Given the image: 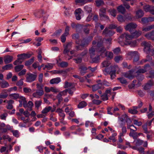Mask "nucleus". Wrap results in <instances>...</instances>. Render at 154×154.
<instances>
[{
    "mask_svg": "<svg viewBox=\"0 0 154 154\" xmlns=\"http://www.w3.org/2000/svg\"><path fill=\"white\" fill-rule=\"evenodd\" d=\"M70 27L66 26L65 29L64 33L61 35V41L62 42H64L66 40V37L69 34V31Z\"/></svg>",
    "mask_w": 154,
    "mask_h": 154,
    "instance_id": "13",
    "label": "nucleus"
},
{
    "mask_svg": "<svg viewBox=\"0 0 154 154\" xmlns=\"http://www.w3.org/2000/svg\"><path fill=\"white\" fill-rule=\"evenodd\" d=\"M136 146H139L142 144L143 143V140L140 139L135 140L133 142Z\"/></svg>",
    "mask_w": 154,
    "mask_h": 154,
    "instance_id": "45",
    "label": "nucleus"
},
{
    "mask_svg": "<svg viewBox=\"0 0 154 154\" xmlns=\"http://www.w3.org/2000/svg\"><path fill=\"white\" fill-rule=\"evenodd\" d=\"M10 96L11 98L14 99H16L19 97V94L16 93L10 94Z\"/></svg>",
    "mask_w": 154,
    "mask_h": 154,
    "instance_id": "57",
    "label": "nucleus"
},
{
    "mask_svg": "<svg viewBox=\"0 0 154 154\" xmlns=\"http://www.w3.org/2000/svg\"><path fill=\"white\" fill-rule=\"evenodd\" d=\"M109 12L111 15L115 17L116 15V11L114 9H111L109 10Z\"/></svg>",
    "mask_w": 154,
    "mask_h": 154,
    "instance_id": "62",
    "label": "nucleus"
},
{
    "mask_svg": "<svg viewBox=\"0 0 154 154\" xmlns=\"http://www.w3.org/2000/svg\"><path fill=\"white\" fill-rule=\"evenodd\" d=\"M79 69L81 74L83 75L86 72L87 68L83 66H79Z\"/></svg>",
    "mask_w": 154,
    "mask_h": 154,
    "instance_id": "27",
    "label": "nucleus"
},
{
    "mask_svg": "<svg viewBox=\"0 0 154 154\" xmlns=\"http://www.w3.org/2000/svg\"><path fill=\"white\" fill-rule=\"evenodd\" d=\"M142 128L143 129V130L144 131V133L146 134L149 133H152V131H148L147 130V124H145L143 125L142 126Z\"/></svg>",
    "mask_w": 154,
    "mask_h": 154,
    "instance_id": "48",
    "label": "nucleus"
},
{
    "mask_svg": "<svg viewBox=\"0 0 154 154\" xmlns=\"http://www.w3.org/2000/svg\"><path fill=\"white\" fill-rule=\"evenodd\" d=\"M101 39L103 41V43L104 42V41H105L106 43L107 44H111V43L112 39L111 38H109L107 39H106L105 38L102 39V38H101Z\"/></svg>",
    "mask_w": 154,
    "mask_h": 154,
    "instance_id": "63",
    "label": "nucleus"
},
{
    "mask_svg": "<svg viewBox=\"0 0 154 154\" xmlns=\"http://www.w3.org/2000/svg\"><path fill=\"white\" fill-rule=\"evenodd\" d=\"M105 56L107 57L109 59H112L113 57V54L111 52L107 51L106 50V51L104 54V56L102 57H103Z\"/></svg>",
    "mask_w": 154,
    "mask_h": 154,
    "instance_id": "34",
    "label": "nucleus"
},
{
    "mask_svg": "<svg viewBox=\"0 0 154 154\" xmlns=\"http://www.w3.org/2000/svg\"><path fill=\"white\" fill-rule=\"evenodd\" d=\"M87 105V103L85 101H83L80 102L78 105V107L79 109L84 108Z\"/></svg>",
    "mask_w": 154,
    "mask_h": 154,
    "instance_id": "42",
    "label": "nucleus"
},
{
    "mask_svg": "<svg viewBox=\"0 0 154 154\" xmlns=\"http://www.w3.org/2000/svg\"><path fill=\"white\" fill-rule=\"evenodd\" d=\"M83 25L78 24L76 25L75 26V29L76 32H80L82 29H83Z\"/></svg>",
    "mask_w": 154,
    "mask_h": 154,
    "instance_id": "52",
    "label": "nucleus"
},
{
    "mask_svg": "<svg viewBox=\"0 0 154 154\" xmlns=\"http://www.w3.org/2000/svg\"><path fill=\"white\" fill-rule=\"evenodd\" d=\"M134 38H137L140 36L142 34V32L140 31H136L134 32H132Z\"/></svg>",
    "mask_w": 154,
    "mask_h": 154,
    "instance_id": "35",
    "label": "nucleus"
},
{
    "mask_svg": "<svg viewBox=\"0 0 154 154\" xmlns=\"http://www.w3.org/2000/svg\"><path fill=\"white\" fill-rule=\"evenodd\" d=\"M84 8L85 11L87 13H89L92 11V8L88 6H85L84 7Z\"/></svg>",
    "mask_w": 154,
    "mask_h": 154,
    "instance_id": "55",
    "label": "nucleus"
},
{
    "mask_svg": "<svg viewBox=\"0 0 154 154\" xmlns=\"http://www.w3.org/2000/svg\"><path fill=\"white\" fill-rule=\"evenodd\" d=\"M117 10L119 12L122 14L125 13V8L122 5H121L117 8Z\"/></svg>",
    "mask_w": 154,
    "mask_h": 154,
    "instance_id": "43",
    "label": "nucleus"
},
{
    "mask_svg": "<svg viewBox=\"0 0 154 154\" xmlns=\"http://www.w3.org/2000/svg\"><path fill=\"white\" fill-rule=\"evenodd\" d=\"M31 55L27 54H18L17 57L19 58L20 60H23L25 59L29 58L31 57Z\"/></svg>",
    "mask_w": 154,
    "mask_h": 154,
    "instance_id": "24",
    "label": "nucleus"
},
{
    "mask_svg": "<svg viewBox=\"0 0 154 154\" xmlns=\"http://www.w3.org/2000/svg\"><path fill=\"white\" fill-rule=\"evenodd\" d=\"M144 14V12L142 10H139L136 13V17L138 18H140L143 16Z\"/></svg>",
    "mask_w": 154,
    "mask_h": 154,
    "instance_id": "39",
    "label": "nucleus"
},
{
    "mask_svg": "<svg viewBox=\"0 0 154 154\" xmlns=\"http://www.w3.org/2000/svg\"><path fill=\"white\" fill-rule=\"evenodd\" d=\"M141 45L144 47V51L146 54L150 53L152 56L154 55V48L151 49L152 46L150 42L143 41L141 43Z\"/></svg>",
    "mask_w": 154,
    "mask_h": 154,
    "instance_id": "5",
    "label": "nucleus"
},
{
    "mask_svg": "<svg viewBox=\"0 0 154 154\" xmlns=\"http://www.w3.org/2000/svg\"><path fill=\"white\" fill-rule=\"evenodd\" d=\"M122 132L120 133L119 134L122 135V136H124L127 132L126 127H123L122 128Z\"/></svg>",
    "mask_w": 154,
    "mask_h": 154,
    "instance_id": "59",
    "label": "nucleus"
},
{
    "mask_svg": "<svg viewBox=\"0 0 154 154\" xmlns=\"http://www.w3.org/2000/svg\"><path fill=\"white\" fill-rule=\"evenodd\" d=\"M137 26V24L135 23H131L127 24L125 26V29L128 30L131 33L132 32L133 29H135Z\"/></svg>",
    "mask_w": 154,
    "mask_h": 154,
    "instance_id": "11",
    "label": "nucleus"
},
{
    "mask_svg": "<svg viewBox=\"0 0 154 154\" xmlns=\"http://www.w3.org/2000/svg\"><path fill=\"white\" fill-rule=\"evenodd\" d=\"M115 94V93L114 92H112L110 89H107L105 93L101 96V99L103 100H106L108 99V97L112 95V99L113 100Z\"/></svg>",
    "mask_w": 154,
    "mask_h": 154,
    "instance_id": "9",
    "label": "nucleus"
},
{
    "mask_svg": "<svg viewBox=\"0 0 154 154\" xmlns=\"http://www.w3.org/2000/svg\"><path fill=\"white\" fill-rule=\"evenodd\" d=\"M23 65H20L16 66L14 67V69L16 72H18L20 71L23 67Z\"/></svg>",
    "mask_w": 154,
    "mask_h": 154,
    "instance_id": "49",
    "label": "nucleus"
},
{
    "mask_svg": "<svg viewBox=\"0 0 154 154\" xmlns=\"http://www.w3.org/2000/svg\"><path fill=\"white\" fill-rule=\"evenodd\" d=\"M34 61V58H32L30 60L26 61L25 62V65L27 66H29Z\"/></svg>",
    "mask_w": 154,
    "mask_h": 154,
    "instance_id": "47",
    "label": "nucleus"
},
{
    "mask_svg": "<svg viewBox=\"0 0 154 154\" xmlns=\"http://www.w3.org/2000/svg\"><path fill=\"white\" fill-rule=\"evenodd\" d=\"M116 26L114 24L110 25L108 28L106 27L103 32V34L106 36H111L113 35L115 33L114 32L109 29H114L116 28Z\"/></svg>",
    "mask_w": 154,
    "mask_h": 154,
    "instance_id": "7",
    "label": "nucleus"
},
{
    "mask_svg": "<svg viewBox=\"0 0 154 154\" xmlns=\"http://www.w3.org/2000/svg\"><path fill=\"white\" fill-rule=\"evenodd\" d=\"M44 93L43 89L37 90L32 95L33 97L35 98H39L42 96Z\"/></svg>",
    "mask_w": 154,
    "mask_h": 154,
    "instance_id": "19",
    "label": "nucleus"
},
{
    "mask_svg": "<svg viewBox=\"0 0 154 154\" xmlns=\"http://www.w3.org/2000/svg\"><path fill=\"white\" fill-rule=\"evenodd\" d=\"M137 40L133 41H126V43L123 42L122 41H119V44L122 46L125 45H130L131 47H134L136 46L137 45Z\"/></svg>",
    "mask_w": 154,
    "mask_h": 154,
    "instance_id": "12",
    "label": "nucleus"
},
{
    "mask_svg": "<svg viewBox=\"0 0 154 154\" xmlns=\"http://www.w3.org/2000/svg\"><path fill=\"white\" fill-rule=\"evenodd\" d=\"M152 60V57L148 55L146 56V59H143L138 63V64H143V63H146L147 61H149Z\"/></svg>",
    "mask_w": 154,
    "mask_h": 154,
    "instance_id": "29",
    "label": "nucleus"
},
{
    "mask_svg": "<svg viewBox=\"0 0 154 154\" xmlns=\"http://www.w3.org/2000/svg\"><path fill=\"white\" fill-rule=\"evenodd\" d=\"M53 66L52 64L48 63L45 65V67L43 68V69H45V68H47V69L50 70L52 69Z\"/></svg>",
    "mask_w": 154,
    "mask_h": 154,
    "instance_id": "56",
    "label": "nucleus"
},
{
    "mask_svg": "<svg viewBox=\"0 0 154 154\" xmlns=\"http://www.w3.org/2000/svg\"><path fill=\"white\" fill-rule=\"evenodd\" d=\"M5 128H1V130L2 133H6L8 131L11 130L12 129L13 127L9 125H5Z\"/></svg>",
    "mask_w": 154,
    "mask_h": 154,
    "instance_id": "30",
    "label": "nucleus"
},
{
    "mask_svg": "<svg viewBox=\"0 0 154 154\" xmlns=\"http://www.w3.org/2000/svg\"><path fill=\"white\" fill-rule=\"evenodd\" d=\"M127 128L129 129L130 130V132L129 135L131 137H132L134 139L136 137L137 135V133L134 132L137 130V128L135 127L133 125H129L128 123H127Z\"/></svg>",
    "mask_w": 154,
    "mask_h": 154,
    "instance_id": "8",
    "label": "nucleus"
},
{
    "mask_svg": "<svg viewBox=\"0 0 154 154\" xmlns=\"http://www.w3.org/2000/svg\"><path fill=\"white\" fill-rule=\"evenodd\" d=\"M143 9L146 12H149L151 14L154 15V7L146 5L143 6Z\"/></svg>",
    "mask_w": 154,
    "mask_h": 154,
    "instance_id": "16",
    "label": "nucleus"
},
{
    "mask_svg": "<svg viewBox=\"0 0 154 154\" xmlns=\"http://www.w3.org/2000/svg\"><path fill=\"white\" fill-rule=\"evenodd\" d=\"M94 35H91L87 39H84L82 41L76 40V43L79 45L76 46V49L78 51L82 50L85 45H88L89 42L92 39Z\"/></svg>",
    "mask_w": 154,
    "mask_h": 154,
    "instance_id": "4",
    "label": "nucleus"
},
{
    "mask_svg": "<svg viewBox=\"0 0 154 154\" xmlns=\"http://www.w3.org/2000/svg\"><path fill=\"white\" fill-rule=\"evenodd\" d=\"M72 45V42H69L67 43L66 45L65 46L63 51V53L64 54H67L71 48Z\"/></svg>",
    "mask_w": 154,
    "mask_h": 154,
    "instance_id": "22",
    "label": "nucleus"
},
{
    "mask_svg": "<svg viewBox=\"0 0 154 154\" xmlns=\"http://www.w3.org/2000/svg\"><path fill=\"white\" fill-rule=\"evenodd\" d=\"M111 64L110 61L108 60H105L102 63L103 67H107Z\"/></svg>",
    "mask_w": 154,
    "mask_h": 154,
    "instance_id": "50",
    "label": "nucleus"
},
{
    "mask_svg": "<svg viewBox=\"0 0 154 154\" xmlns=\"http://www.w3.org/2000/svg\"><path fill=\"white\" fill-rule=\"evenodd\" d=\"M43 13V10L42 9H39L36 11L34 13L35 16L37 18H40L41 14Z\"/></svg>",
    "mask_w": 154,
    "mask_h": 154,
    "instance_id": "33",
    "label": "nucleus"
},
{
    "mask_svg": "<svg viewBox=\"0 0 154 154\" xmlns=\"http://www.w3.org/2000/svg\"><path fill=\"white\" fill-rule=\"evenodd\" d=\"M101 56L100 55H97L94 58H93V57H92V58H91L92 60V61L93 63H97L99 62V60L100 59V57Z\"/></svg>",
    "mask_w": 154,
    "mask_h": 154,
    "instance_id": "41",
    "label": "nucleus"
},
{
    "mask_svg": "<svg viewBox=\"0 0 154 154\" xmlns=\"http://www.w3.org/2000/svg\"><path fill=\"white\" fill-rule=\"evenodd\" d=\"M103 71L105 75L109 74L111 79H113L116 76V72L119 71V68L117 65L111 66L109 67L105 68Z\"/></svg>",
    "mask_w": 154,
    "mask_h": 154,
    "instance_id": "2",
    "label": "nucleus"
},
{
    "mask_svg": "<svg viewBox=\"0 0 154 154\" xmlns=\"http://www.w3.org/2000/svg\"><path fill=\"white\" fill-rule=\"evenodd\" d=\"M72 69V68H70L65 70H58L55 71V73L60 74L63 76H65L67 75V72L69 70Z\"/></svg>",
    "mask_w": 154,
    "mask_h": 154,
    "instance_id": "20",
    "label": "nucleus"
},
{
    "mask_svg": "<svg viewBox=\"0 0 154 154\" xmlns=\"http://www.w3.org/2000/svg\"><path fill=\"white\" fill-rule=\"evenodd\" d=\"M56 112H57L59 116L61 118L60 119L61 122L65 124L66 123L65 122L63 121L65 117V114L63 111L61 109L59 108L57 109Z\"/></svg>",
    "mask_w": 154,
    "mask_h": 154,
    "instance_id": "14",
    "label": "nucleus"
},
{
    "mask_svg": "<svg viewBox=\"0 0 154 154\" xmlns=\"http://www.w3.org/2000/svg\"><path fill=\"white\" fill-rule=\"evenodd\" d=\"M61 81L60 78L57 77L53 79L50 81V83L51 84H57Z\"/></svg>",
    "mask_w": 154,
    "mask_h": 154,
    "instance_id": "28",
    "label": "nucleus"
},
{
    "mask_svg": "<svg viewBox=\"0 0 154 154\" xmlns=\"http://www.w3.org/2000/svg\"><path fill=\"white\" fill-rule=\"evenodd\" d=\"M103 41L101 36H97L95 38V40L92 42V46L89 50L91 58H92V57L95 55L96 51L101 57H103L106 49L103 46Z\"/></svg>",
    "mask_w": 154,
    "mask_h": 154,
    "instance_id": "1",
    "label": "nucleus"
},
{
    "mask_svg": "<svg viewBox=\"0 0 154 154\" xmlns=\"http://www.w3.org/2000/svg\"><path fill=\"white\" fill-rule=\"evenodd\" d=\"M1 86L3 88H6L9 86L8 83L5 81H2L0 82Z\"/></svg>",
    "mask_w": 154,
    "mask_h": 154,
    "instance_id": "40",
    "label": "nucleus"
},
{
    "mask_svg": "<svg viewBox=\"0 0 154 154\" xmlns=\"http://www.w3.org/2000/svg\"><path fill=\"white\" fill-rule=\"evenodd\" d=\"M74 83L71 82H66L65 83L64 88H67L69 87H72L73 88L74 86Z\"/></svg>",
    "mask_w": 154,
    "mask_h": 154,
    "instance_id": "54",
    "label": "nucleus"
},
{
    "mask_svg": "<svg viewBox=\"0 0 154 154\" xmlns=\"http://www.w3.org/2000/svg\"><path fill=\"white\" fill-rule=\"evenodd\" d=\"M154 85L153 81L152 80H150L144 86V89L147 90L150 89L151 87Z\"/></svg>",
    "mask_w": 154,
    "mask_h": 154,
    "instance_id": "23",
    "label": "nucleus"
},
{
    "mask_svg": "<svg viewBox=\"0 0 154 154\" xmlns=\"http://www.w3.org/2000/svg\"><path fill=\"white\" fill-rule=\"evenodd\" d=\"M42 103V101L41 100H39L35 101V107L38 109L41 105Z\"/></svg>",
    "mask_w": 154,
    "mask_h": 154,
    "instance_id": "64",
    "label": "nucleus"
},
{
    "mask_svg": "<svg viewBox=\"0 0 154 154\" xmlns=\"http://www.w3.org/2000/svg\"><path fill=\"white\" fill-rule=\"evenodd\" d=\"M129 120H130V119L128 118V116L127 114L126 113H125L121 117H118V121L119 122H124L125 121H126L127 122V121Z\"/></svg>",
    "mask_w": 154,
    "mask_h": 154,
    "instance_id": "21",
    "label": "nucleus"
},
{
    "mask_svg": "<svg viewBox=\"0 0 154 154\" xmlns=\"http://www.w3.org/2000/svg\"><path fill=\"white\" fill-rule=\"evenodd\" d=\"M14 102L13 100H11L8 101L7 102L8 105L7 106V109H12L13 108L12 104L14 103Z\"/></svg>",
    "mask_w": 154,
    "mask_h": 154,
    "instance_id": "44",
    "label": "nucleus"
},
{
    "mask_svg": "<svg viewBox=\"0 0 154 154\" xmlns=\"http://www.w3.org/2000/svg\"><path fill=\"white\" fill-rule=\"evenodd\" d=\"M126 56L127 59L131 60L134 58V62L138 61L139 59V54L137 51H129L127 53Z\"/></svg>",
    "mask_w": 154,
    "mask_h": 154,
    "instance_id": "6",
    "label": "nucleus"
},
{
    "mask_svg": "<svg viewBox=\"0 0 154 154\" xmlns=\"http://www.w3.org/2000/svg\"><path fill=\"white\" fill-rule=\"evenodd\" d=\"M117 19L119 21L122 22L125 21L126 18L122 15H119L118 16Z\"/></svg>",
    "mask_w": 154,
    "mask_h": 154,
    "instance_id": "61",
    "label": "nucleus"
},
{
    "mask_svg": "<svg viewBox=\"0 0 154 154\" xmlns=\"http://www.w3.org/2000/svg\"><path fill=\"white\" fill-rule=\"evenodd\" d=\"M52 107L51 106H46L42 111V114H45L46 116L47 115V113L51 111V109Z\"/></svg>",
    "mask_w": 154,
    "mask_h": 154,
    "instance_id": "32",
    "label": "nucleus"
},
{
    "mask_svg": "<svg viewBox=\"0 0 154 154\" xmlns=\"http://www.w3.org/2000/svg\"><path fill=\"white\" fill-rule=\"evenodd\" d=\"M143 67L145 72L148 71L151 69L150 66L149 64H146Z\"/></svg>",
    "mask_w": 154,
    "mask_h": 154,
    "instance_id": "60",
    "label": "nucleus"
},
{
    "mask_svg": "<svg viewBox=\"0 0 154 154\" xmlns=\"http://www.w3.org/2000/svg\"><path fill=\"white\" fill-rule=\"evenodd\" d=\"M59 66L63 68H65L67 67L68 65V64L67 62H66L63 61L60 63H58L57 61Z\"/></svg>",
    "mask_w": 154,
    "mask_h": 154,
    "instance_id": "46",
    "label": "nucleus"
},
{
    "mask_svg": "<svg viewBox=\"0 0 154 154\" xmlns=\"http://www.w3.org/2000/svg\"><path fill=\"white\" fill-rule=\"evenodd\" d=\"M106 9L104 8H101L100 10L99 15L100 17L104 19H109L108 17L106 14Z\"/></svg>",
    "mask_w": 154,
    "mask_h": 154,
    "instance_id": "17",
    "label": "nucleus"
},
{
    "mask_svg": "<svg viewBox=\"0 0 154 154\" xmlns=\"http://www.w3.org/2000/svg\"><path fill=\"white\" fill-rule=\"evenodd\" d=\"M92 87L93 91H95L100 88H102V84H100V83L93 86Z\"/></svg>",
    "mask_w": 154,
    "mask_h": 154,
    "instance_id": "36",
    "label": "nucleus"
},
{
    "mask_svg": "<svg viewBox=\"0 0 154 154\" xmlns=\"http://www.w3.org/2000/svg\"><path fill=\"white\" fill-rule=\"evenodd\" d=\"M8 91L7 90H4L0 94V98H5L7 97L8 95Z\"/></svg>",
    "mask_w": 154,
    "mask_h": 154,
    "instance_id": "31",
    "label": "nucleus"
},
{
    "mask_svg": "<svg viewBox=\"0 0 154 154\" xmlns=\"http://www.w3.org/2000/svg\"><path fill=\"white\" fill-rule=\"evenodd\" d=\"M137 107L134 106L132 109H129L128 110V112H129L132 114H136L138 112L137 111Z\"/></svg>",
    "mask_w": 154,
    "mask_h": 154,
    "instance_id": "38",
    "label": "nucleus"
},
{
    "mask_svg": "<svg viewBox=\"0 0 154 154\" xmlns=\"http://www.w3.org/2000/svg\"><path fill=\"white\" fill-rule=\"evenodd\" d=\"M73 10L70 8H66L65 11V14L67 16H70L72 14Z\"/></svg>",
    "mask_w": 154,
    "mask_h": 154,
    "instance_id": "37",
    "label": "nucleus"
},
{
    "mask_svg": "<svg viewBox=\"0 0 154 154\" xmlns=\"http://www.w3.org/2000/svg\"><path fill=\"white\" fill-rule=\"evenodd\" d=\"M117 135V134L116 132L113 133L112 136L109 137V139L112 140L113 142H115L116 141V140L115 138V137Z\"/></svg>",
    "mask_w": 154,
    "mask_h": 154,
    "instance_id": "53",
    "label": "nucleus"
},
{
    "mask_svg": "<svg viewBox=\"0 0 154 154\" xmlns=\"http://www.w3.org/2000/svg\"><path fill=\"white\" fill-rule=\"evenodd\" d=\"M145 36L149 40H152L154 41V30L146 34Z\"/></svg>",
    "mask_w": 154,
    "mask_h": 154,
    "instance_id": "18",
    "label": "nucleus"
},
{
    "mask_svg": "<svg viewBox=\"0 0 154 154\" xmlns=\"http://www.w3.org/2000/svg\"><path fill=\"white\" fill-rule=\"evenodd\" d=\"M13 57L10 55L5 56L4 58V61L5 63L7 64L11 62L13 60Z\"/></svg>",
    "mask_w": 154,
    "mask_h": 154,
    "instance_id": "26",
    "label": "nucleus"
},
{
    "mask_svg": "<svg viewBox=\"0 0 154 154\" xmlns=\"http://www.w3.org/2000/svg\"><path fill=\"white\" fill-rule=\"evenodd\" d=\"M131 35H129L126 33L122 34L119 38V41H122L121 40L124 38H125L126 40L125 42H123L125 43H126V41H130L129 40L134 38L132 33H131Z\"/></svg>",
    "mask_w": 154,
    "mask_h": 154,
    "instance_id": "10",
    "label": "nucleus"
},
{
    "mask_svg": "<svg viewBox=\"0 0 154 154\" xmlns=\"http://www.w3.org/2000/svg\"><path fill=\"white\" fill-rule=\"evenodd\" d=\"M152 25L147 26L146 27H143L142 28V31L145 32H148L150 31L151 29H152Z\"/></svg>",
    "mask_w": 154,
    "mask_h": 154,
    "instance_id": "58",
    "label": "nucleus"
},
{
    "mask_svg": "<svg viewBox=\"0 0 154 154\" xmlns=\"http://www.w3.org/2000/svg\"><path fill=\"white\" fill-rule=\"evenodd\" d=\"M33 106V103L31 101H29L27 103L26 102H24L23 103V106L25 108L28 107L29 110H31Z\"/></svg>",
    "mask_w": 154,
    "mask_h": 154,
    "instance_id": "25",
    "label": "nucleus"
},
{
    "mask_svg": "<svg viewBox=\"0 0 154 154\" xmlns=\"http://www.w3.org/2000/svg\"><path fill=\"white\" fill-rule=\"evenodd\" d=\"M145 71L143 67L139 69L136 72H135L134 70L131 69L127 72L124 73L123 74V75L126 78H128L129 79H132L135 77V74L136 73L137 74L143 73L145 72Z\"/></svg>",
    "mask_w": 154,
    "mask_h": 154,
    "instance_id": "3",
    "label": "nucleus"
},
{
    "mask_svg": "<svg viewBox=\"0 0 154 154\" xmlns=\"http://www.w3.org/2000/svg\"><path fill=\"white\" fill-rule=\"evenodd\" d=\"M13 67L12 64H10L6 65L2 67V69L5 70H9L11 69Z\"/></svg>",
    "mask_w": 154,
    "mask_h": 154,
    "instance_id": "51",
    "label": "nucleus"
},
{
    "mask_svg": "<svg viewBox=\"0 0 154 154\" xmlns=\"http://www.w3.org/2000/svg\"><path fill=\"white\" fill-rule=\"evenodd\" d=\"M36 75L31 73H28L27 74L26 81L28 82H31L35 80L36 78Z\"/></svg>",
    "mask_w": 154,
    "mask_h": 154,
    "instance_id": "15",
    "label": "nucleus"
}]
</instances>
